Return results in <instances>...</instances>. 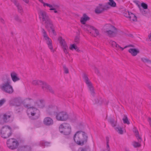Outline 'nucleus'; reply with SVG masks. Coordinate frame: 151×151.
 <instances>
[{
	"instance_id": "obj_45",
	"label": "nucleus",
	"mask_w": 151,
	"mask_h": 151,
	"mask_svg": "<svg viewBox=\"0 0 151 151\" xmlns=\"http://www.w3.org/2000/svg\"><path fill=\"white\" fill-rule=\"evenodd\" d=\"M95 103L96 104L99 103L101 104L102 103V100L101 99H99V98H96L95 99Z\"/></svg>"
},
{
	"instance_id": "obj_49",
	"label": "nucleus",
	"mask_w": 151,
	"mask_h": 151,
	"mask_svg": "<svg viewBox=\"0 0 151 151\" xmlns=\"http://www.w3.org/2000/svg\"><path fill=\"white\" fill-rule=\"evenodd\" d=\"M6 101L4 99H2L0 100V107Z\"/></svg>"
},
{
	"instance_id": "obj_32",
	"label": "nucleus",
	"mask_w": 151,
	"mask_h": 151,
	"mask_svg": "<svg viewBox=\"0 0 151 151\" xmlns=\"http://www.w3.org/2000/svg\"><path fill=\"white\" fill-rule=\"evenodd\" d=\"M115 129L119 134H123V131L122 128L119 126H118V127H116Z\"/></svg>"
},
{
	"instance_id": "obj_8",
	"label": "nucleus",
	"mask_w": 151,
	"mask_h": 151,
	"mask_svg": "<svg viewBox=\"0 0 151 151\" xmlns=\"http://www.w3.org/2000/svg\"><path fill=\"white\" fill-rule=\"evenodd\" d=\"M9 126H4L2 127L1 130V137L4 139H7L9 137Z\"/></svg>"
},
{
	"instance_id": "obj_37",
	"label": "nucleus",
	"mask_w": 151,
	"mask_h": 151,
	"mask_svg": "<svg viewBox=\"0 0 151 151\" xmlns=\"http://www.w3.org/2000/svg\"><path fill=\"white\" fill-rule=\"evenodd\" d=\"M137 142L134 141L133 142V145L134 147H139L141 146V145L139 144L140 142Z\"/></svg>"
},
{
	"instance_id": "obj_63",
	"label": "nucleus",
	"mask_w": 151,
	"mask_h": 151,
	"mask_svg": "<svg viewBox=\"0 0 151 151\" xmlns=\"http://www.w3.org/2000/svg\"><path fill=\"white\" fill-rule=\"evenodd\" d=\"M25 3H26L27 4H28L29 2V0H22Z\"/></svg>"
},
{
	"instance_id": "obj_2",
	"label": "nucleus",
	"mask_w": 151,
	"mask_h": 151,
	"mask_svg": "<svg viewBox=\"0 0 151 151\" xmlns=\"http://www.w3.org/2000/svg\"><path fill=\"white\" fill-rule=\"evenodd\" d=\"M87 134L84 132L81 131H77L74 135L73 139L75 142L79 145H83L87 140Z\"/></svg>"
},
{
	"instance_id": "obj_28",
	"label": "nucleus",
	"mask_w": 151,
	"mask_h": 151,
	"mask_svg": "<svg viewBox=\"0 0 151 151\" xmlns=\"http://www.w3.org/2000/svg\"><path fill=\"white\" fill-rule=\"evenodd\" d=\"M69 49L71 50H73L74 49L77 52H79L80 51L79 48L75 44L71 45L69 47Z\"/></svg>"
},
{
	"instance_id": "obj_19",
	"label": "nucleus",
	"mask_w": 151,
	"mask_h": 151,
	"mask_svg": "<svg viewBox=\"0 0 151 151\" xmlns=\"http://www.w3.org/2000/svg\"><path fill=\"white\" fill-rule=\"evenodd\" d=\"M104 31L106 30H114L117 31V29L114 26L110 24H107L105 25L104 27Z\"/></svg>"
},
{
	"instance_id": "obj_34",
	"label": "nucleus",
	"mask_w": 151,
	"mask_h": 151,
	"mask_svg": "<svg viewBox=\"0 0 151 151\" xmlns=\"http://www.w3.org/2000/svg\"><path fill=\"white\" fill-rule=\"evenodd\" d=\"M40 144L41 146H48L50 145V143L47 142H44V141H41L40 142Z\"/></svg>"
},
{
	"instance_id": "obj_31",
	"label": "nucleus",
	"mask_w": 151,
	"mask_h": 151,
	"mask_svg": "<svg viewBox=\"0 0 151 151\" xmlns=\"http://www.w3.org/2000/svg\"><path fill=\"white\" fill-rule=\"evenodd\" d=\"M122 120H123L124 123L127 124H130L129 122V121L128 118L126 115H124V117L123 118Z\"/></svg>"
},
{
	"instance_id": "obj_55",
	"label": "nucleus",
	"mask_w": 151,
	"mask_h": 151,
	"mask_svg": "<svg viewBox=\"0 0 151 151\" xmlns=\"http://www.w3.org/2000/svg\"><path fill=\"white\" fill-rule=\"evenodd\" d=\"M51 29L53 33V34L54 35H56V34L54 29V27H53L52 28V29Z\"/></svg>"
},
{
	"instance_id": "obj_23",
	"label": "nucleus",
	"mask_w": 151,
	"mask_h": 151,
	"mask_svg": "<svg viewBox=\"0 0 151 151\" xmlns=\"http://www.w3.org/2000/svg\"><path fill=\"white\" fill-rule=\"evenodd\" d=\"M128 51L133 56H135L139 52L138 49L135 48H130Z\"/></svg>"
},
{
	"instance_id": "obj_30",
	"label": "nucleus",
	"mask_w": 151,
	"mask_h": 151,
	"mask_svg": "<svg viewBox=\"0 0 151 151\" xmlns=\"http://www.w3.org/2000/svg\"><path fill=\"white\" fill-rule=\"evenodd\" d=\"M109 1L107 4L112 7H115L116 6V4L113 0H109Z\"/></svg>"
},
{
	"instance_id": "obj_27",
	"label": "nucleus",
	"mask_w": 151,
	"mask_h": 151,
	"mask_svg": "<svg viewBox=\"0 0 151 151\" xmlns=\"http://www.w3.org/2000/svg\"><path fill=\"white\" fill-rule=\"evenodd\" d=\"M129 18L130 21H136L137 20V17L133 13L130 12V15L129 17Z\"/></svg>"
},
{
	"instance_id": "obj_56",
	"label": "nucleus",
	"mask_w": 151,
	"mask_h": 151,
	"mask_svg": "<svg viewBox=\"0 0 151 151\" xmlns=\"http://www.w3.org/2000/svg\"><path fill=\"white\" fill-rule=\"evenodd\" d=\"M10 89L11 90H10V93H13L14 91L13 89L12 88V86L10 85Z\"/></svg>"
},
{
	"instance_id": "obj_47",
	"label": "nucleus",
	"mask_w": 151,
	"mask_h": 151,
	"mask_svg": "<svg viewBox=\"0 0 151 151\" xmlns=\"http://www.w3.org/2000/svg\"><path fill=\"white\" fill-rule=\"evenodd\" d=\"M109 43L113 47H116V43L114 41H111Z\"/></svg>"
},
{
	"instance_id": "obj_5",
	"label": "nucleus",
	"mask_w": 151,
	"mask_h": 151,
	"mask_svg": "<svg viewBox=\"0 0 151 151\" xmlns=\"http://www.w3.org/2000/svg\"><path fill=\"white\" fill-rule=\"evenodd\" d=\"M32 84L35 85L39 84L40 85L42 86V89L44 90V89L45 88V90H47V91H49V92L53 94L54 93V91L52 90V88L50 85L41 81L34 80L33 81Z\"/></svg>"
},
{
	"instance_id": "obj_11",
	"label": "nucleus",
	"mask_w": 151,
	"mask_h": 151,
	"mask_svg": "<svg viewBox=\"0 0 151 151\" xmlns=\"http://www.w3.org/2000/svg\"><path fill=\"white\" fill-rule=\"evenodd\" d=\"M58 40L59 41L60 43L61 46H62L64 52L65 54H68V47L66 43V42L64 39H63L61 37H60L58 39Z\"/></svg>"
},
{
	"instance_id": "obj_7",
	"label": "nucleus",
	"mask_w": 151,
	"mask_h": 151,
	"mask_svg": "<svg viewBox=\"0 0 151 151\" xmlns=\"http://www.w3.org/2000/svg\"><path fill=\"white\" fill-rule=\"evenodd\" d=\"M55 117L56 119L59 121H65L68 119V115L67 112L62 111L56 112Z\"/></svg>"
},
{
	"instance_id": "obj_1",
	"label": "nucleus",
	"mask_w": 151,
	"mask_h": 151,
	"mask_svg": "<svg viewBox=\"0 0 151 151\" xmlns=\"http://www.w3.org/2000/svg\"><path fill=\"white\" fill-rule=\"evenodd\" d=\"M28 99L30 100L28 98L26 100H23L20 97H17L12 99L10 101V105L14 106V110L17 113L22 112L24 109V107L28 108L30 106V104H26V101Z\"/></svg>"
},
{
	"instance_id": "obj_58",
	"label": "nucleus",
	"mask_w": 151,
	"mask_h": 151,
	"mask_svg": "<svg viewBox=\"0 0 151 151\" xmlns=\"http://www.w3.org/2000/svg\"><path fill=\"white\" fill-rule=\"evenodd\" d=\"M53 7L55 8H56V9H57L59 7V6L58 5H53Z\"/></svg>"
},
{
	"instance_id": "obj_15",
	"label": "nucleus",
	"mask_w": 151,
	"mask_h": 151,
	"mask_svg": "<svg viewBox=\"0 0 151 151\" xmlns=\"http://www.w3.org/2000/svg\"><path fill=\"white\" fill-rule=\"evenodd\" d=\"M44 124L47 126H50L53 124V121L52 119L50 117L45 118L43 120Z\"/></svg>"
},
{
	"instance_id": "obj_54",
	"label": "nucleus",
	"mask_w": 151,
	"mask_h": 151,
	"mask_svg": "<svg viewBox=\"0 0 151 151\" xmlns=\"http://www.w3.org/2000/svg\"><path fill=\"white\" fill-rule=\"evenodd\" d=\"M94 30L95 31V32L96 34V36H97L99 34V32L97 29L95 28V29H94Z\"/></svg>"
},
{
	"instance_id": "obj_26",
	"label": "nucleus",
	"mask_w": 151,
	"mask_h": 151,
	"mask_svg": "<svg viewBox=\"0 0 151 151\" xmlns=\"http://www.w3.org/2000/svg\"><path fill=\"white\" fill-rule=\"evenodd\" d=\"M133 132L135 133V136L137 139L138 141L139 142H141L142 141V139L139 136V132L137 129L136 128H135L133 130Z\"/></svg>"
},
{
	"instance_id": "obj_46",
	"label": "nucleus",
	"mask_w": 151,
	"mask_h": 151,
	"mask_svg": "<svg viewBox=\"0 0 151 151\" xmlns=\"http://www.w3.org/2000/svg\"><path fill=\"white\" fill-rule=\"evenodd\" d=\"M63 68L64 69V71L65 73H69L68 70L66 67V65H64L63 66Z\"/></svg>"
},
{
	"instance_id": "obj_18",
	"label": "nucleus",
	"mask_w": 151,
	"mask_h": 151,
	"mask_svg": "<svg viewBox=\"0 0 151 151\" xmlns=\"http://www.w3.org/2000/svg\"><path fill=\"white\" fill-rule=\"evenodd\" d=\"M103 12V5L101 4H99V6H97L95 9V13L96 14H99Z\"/></svg>"
},
{
	"instance_id": "obj_52",
	"label": "nucleus",
	"mask_w": 151,
	"mask_h": 151,
	"mask_svg": "<svg viewBox=\"0 0 151 151\" xmlns=\"http://www.w3.org/2000/svg\"><path fill=\"white\" fill-rule=\"evenodd\" d=\"M93 69H94L95 71V73L97 74H98L99 73V71L96 67L93 66Z\"/></svg>"
},
{
	"instance_id": "obj_40",
	"label": "nucleus",
	"mask_w": 151,
	"mask_h": 151,
	"mask_svg": "<svg viewBox=\"0 0 151 151\" xmlns=\"http://www.w3.org/2000/svg\"><path fill=\"white\" fill-rule=\"evenodd\" d=\"M109 121L111 124L112 126L113 127H115L116 125L114 123V120L113 119L110 118L109 119Z\"/></svg>"
},
{
	"instance_id": "obj_50",
	"label": "nucleus",
	"mask_w": 151,
	"mask_h": 151,
	"mask_svg": "<svg viewBox=\"0 0 151 151\" xmlns=\"http://www.w3.org/2000/svg\"><path fill=\"white\" fill-rule=\"evenodd\" d=\"M79 38L78 36H76L75 38L74 41L75 42L78 43L79 42Z\"/></svg>"
},
{
	"instance_id": "obj_64",
	"label": "nucleus",
	"mask_w": 151,
	"mask_h": 151,
	"mask_svg": "<svg viewBox=\"0 0 151 151\" xmlns=\"http://www.w3.org/2000/svg\"><path fill=\"white\" fill-rule=\"evenodd\" d=\"M120 46L116 43V47L117 48H120Z\"/></svg>"
},
{
	"instance_id": "obj_36",
	"label": "nucleus",
	"mask_w": 151,
	"mask_h": 151,
	"mask_svg": "<svg viewBox=\"0 0 151 151\" xmlns=\"http://www.w3.org/2000/svg\"><path fill=\"white\" fill-rule=\"evenodd\" d=\"M15 20L17 22L19 23H21L22 22V20L19 18V17L17 14H15L14 16Z\"/></svg>"
},
{
	"instance_id": "obj_13",
	"label": "nucleus",
	"mask_w": 151,
	"mask_h": 151,
	"mask_svg": "<svg viewBox=\"0 0 151 151\" xmlns=\"http://www.w3.org/2000/svg\"><path fill=\"white\" fill-rule=\"evenodd\" d=\"M45 26L46 28L48 30H50V29L54 27L52 22L50 19L45 22Z\"/></svg>"
},
{
	"instance_id": "obj_20",
	"label": "nucleus",
	"mask_w": 151,
	"mask_h": 151,
	"mask_svg": "<svg viewBox=\"0 0 151 151\" xmlns=\"http://www.w3.org/2000/svg\"><path fill=\"white\" fill-rule=\"evenodd\" d=\"M11 76L12 80L14 82L20 80L19 78L18 77V74L14 72L11 73Z\"/></svg>"
},
{
	"instance_id": "obj_17",
	"label": "nucleus",
	"mask_w": 151,
	"mask_h": 151,
	"mask_svg": "<svg viewBox=\"0 0 151 151\" xmlns=\"http://www.w3.org/2000/svg\"><path fill=\"white\" fill-rule=\"evenodd\" d=\"M17 150L18 151H31V148L28 145L19 146Z\"/></svg>"
},
{
	"instance_id": "obj_61",
	"label": "nucleus",
	"mask_w": 151,
	"mask_h": 151,
	"mask_svg": "<svg viewBox=\"0 0 151 151\" xmlns=\"http://www.w3.org/2000/svg\"><path fill=\"white\" fill-rule=\"evenodd\" d=\"M148 121L149 122V124L151 127V119L149 118L148 119Z\"/></svg>"
},
{
	"instance_id": "obj_3",
	"label": "nucleus",
	"mask_w": 151,
	"mask_h": 151,
	"mask_svg": "<svg viewBox=\"0 0 151 151\" xmlns=\"http://www.w3.org/2000/svg\"><path fill=\"white\" fill-rule=\"evenodd\" d=\"M27 113L29 117H32L33 119H38L40 116V112L37 109L32 107H28Z\"/></svg>"
},
{
	"instance_id": "obj_4",
	"label": "nucleus",
	"mask_w": 151,
	"mask_h": 151,
	"mask_svg": "<svg viewBox=\"0 0 151 151\" xmlns=\"http://www.w3.org/2000/svg\"><path fill=\"white\" fill-rule=\"evenodd\" d=\"M60 132L65 135H68L71 132L70 125L67 123H63L61 124L59 127Z\"/></svg>"
},
{
	"instance_id": "obj_9",
	"label": "nucleus",
	"mask_w": 151,
	"mask_h": 151,
	"mask_svg": "<svg viewBox=\"0 0 151 151\" xmlns=\"http://www.w3.org/2000/svg\"><path fill=\"white\" fill-rule=\"evenodd\" d=\"M41 32L43 34L44 38L47 40L46 43L48 45L49 48L51 50V51H53L51 39L48 37L46 32L43 28L41 29Z\"/></svg>"
},
{
	"instance_id": "obj_43",
	"label": "nucleus",
	"mask_w": 151,
	"mask_h": 151,
	"mask_svg": "<svg viewBox=\"0 0 151 151\" xmlns=\"http://www.w3.org/2000/svg\"><path fill=\"white\" fill-rule=\"evenodd\" d=\"M130 12H129L128 11H127V12H123V14L126 17L129 18V17L130 15Z\"/></svg>"
},
{
	"instance_id": "obj_10",
	"label": "nucleus",
	"mask_w": 151,
	"mask_h": 151,
	"mask_svg": "<svg viewBox=\"0 0 151 151\" xmlns=\"http://www.w3.org/2000/svg\"><path fill=\"white\" fill-rule=\"evenodd\" d=\"M83 78L85 82L88 86L89 90L90 91L91 95L94 96L95 92L94 91L93 87L91 83L89 81L88 77L85 74H84Z\"/></svg>"
},
{
	"instance_id": "obj_44",
	"label": "nucleus",
	"mask_w": 151,
	"mask_h": 151,
	"mask_svg": "<svg viewBox=\"0 0 151 151\" xmlns=\"http://www.w3.org/2000/svg\"><path fill=\"white\" fill-rule=\"evenodd\" d=\"M107 4L106 5H104L103 6V11H104L105 10H106L108 9H109L110 7Z\"/></svg>"
},
{
	"instance_id": "obj_57",
	"label": "nucleus",
	"mask_w": 151,
	"mask_h": 151,
	"mask_svg": "<svg viewBox=\"0 0 151 151\" xmlns=\"http://www.w3.org/2000/svg\"><path fill=\"white\" fill-rule=\"evenodd\" d=\"M46 4V6L49 7L50 8H53V5H52L51 4H48L47 3V4Z\"/></svg>"
},
{
	"instance_id": "obj_38",
	"label": "nucleus",
	"mask_w": 151,
	"mask_h": 151,
	"mask_svg": "<svg viewBox=\"0 0 151 151\" xmlns=\"http://www.w3.org/2000/svg\"><path fill=\"white\" fill-rule=\"evenodd\" d=\"M141 60L144 62H147L151 64V60L147 58H141Z\"/></svg>"
},
{
	"instance_id": "obj_29",
	"label": "nucleus",
	"mask_w": 151,
	"mask_h": 151,
	"mask_svg": "<svg viewBox=\"0 0 151 151\" xmlns=\"http://www.w3.org/2000/svg\"><path fill=\"white\" fill-rule=\"evenodd\" d=\"M111 30H106V31H104V32L107 33V35L109 37H112V35L113 33H115V32Z\"/></svg>"
},
{
	"instance_id": "obj_42",
	"label": "nucleus",
	"mask_w": 151,
	"mask_h": 151,
	"mask_svg": "<svg viewBox=\"0 0 151 151\" xmlns=\"http://www.w3.org/2000/svg\"><path fill=\"white\" fill-rule=\"evenodd\" d=\"M141 6L142 9H147L148 6L147 5L144 3L142 2L141 4Z\"/></svg>"
},
{
	"instance_id": "obj_53",
	"label": "nucleus",
	"mask_w": 151,
	"mask_h": 151,
	"mask_svg": "<svg viewBox=\"0 0 151 151\" xmlns=\"http://www.w3.org/2000/svg\"><path fill=\"white\" fill-rule=\"evenodd\" d=\"M57 9H56V8H50L49 10H54V12L55 13H58V11L56 10Z\"/></svg>"
},
{
	"instance_id": "obj_6",
	"label": "nucleus",
	"mask_w": 151,
	"mask_h": 151,
	"mask_svg": "<svg viewBox=\"0 0 151 151\" xmlns=\"http://www.w3.org/2000/svg\"><path fill=\"white\" fill-rule=\"evenodd\" d=\"M3 81L4 82L1 86V89L5 92L9 93V80L8 77L4 76L3 78Z\"/></svg>"
},
{
	"instance_id": "obj_51",
	"label": "nucleus",
	"mask_w": 151,
	"mask_h": 151,
	"mask_svg": "<svg viewBox=\"0 0 151 151\" xmlns=\"http://www.w3.org/2000/svg\"><path fill=\"white\" fill-rule=\"evenodd\" d=\"M134 2L136 4L137 6L138 7L139 9V10L140 9V8H141V7L140 6V5L138 4L139 2V1H134Z\"/></svg>"
},
{
	"instance_id": "obj_21",
	"label": "nucleus",
	"mask_w": 151,
	"mask_h": 151,
	"mask_svg": "<svg viewBox=\"0 0 151 151\" xmlns=\"http://www.w3.org/2000/svg\"><path fill=\"white\" fill-rule=\"evenodd\" d=\"M11 1L13 2L14 4L17 7L18 12L20 13H22V9L20 5L19 4L17 0H11Z\"/></svg>"
},
{
	"instance_id": "obj_62",
	"label": "nucleus",
	"mask_w": 151,
	"mask_h": 151,
	"mask_svg": "<svg viewBox=\"0 0 151 151\" xmlns=\"http://www.w3.org/2000/svg\"><path fill=\"white\" fill-rule=\"evenodd\" d=\"M133 47V45H129L128 46H125L124 47V48H126V47Z\"/></svg>"
},
{
	"instance_id": "obj_33",
	"label": "nucleus",
	"mask_w": 151,
	"mask_h": 151,
	"mask_svg": "<svg viewBox=\"0 0 151 151\" xmlns=\"http://www.w3.org/2000/svg\"><path fill=\"white\" fill-rule=\"evenodd\" d=\"M4 123H7L9 122L8 118H9V115H7L6 114H4Z\"/></svg>"
},
{
	"instance_id": "obj_24",
	"label": "nucleus",
	"mask_w": 151,
	"mask_h": 151,
	"mask_svg": "<svg viewBox=\"0 0 151 151\" xmlns=\"http://www.w3.org/2000/svg\"><path fill=\"white\" fill-rule=\"evenodd\" d=\"M36 104L39 108H42L44 106V101L42 100H37Z\"/></svg>"
},
{
	"instance_id": "obj_22",
	"label": "nucleus",
	"mask_w": 151,
	"mask_h": 151,
	"mask_svg": "<svg viewBox=\"0 0 151 151\" xmlns=\"http://www.w3.org/2000/svg\"><path fill=\"white\" fill-rule=\"evenodd\" d=\"M83 17L81 18V22L82 24L86 25V22L89 20L90 18L85 14H83Z\"/></svg>"
},
{
	"instance_id": "obj_59",
	"label": "nucleus",
	"mask_w": 151,
	"mask_h": 151,
	"mask_svg": "<svg viewBox=\"0 0 151 151\" xmlns=\"http://www.w3.org/2000/svg\"><path fill=\"white\" fill-rule=\"evenodd\" d=\"M9 139H8L7 140V142H6V145L7 146V147L9 148Z\"/></svg>"
},
{
	"instance_id": "obj_12",
	"label": "nucleus",
	"mask_w": 151,
	"mask_h": 151,
	"mask_svg": "<svg viewBox=\"0 0 151 151\" xmlns=\"http://www.w3.org/2000/svg\"><path fill=\"white\" fill-rule=\"evenodd\" d=\"M58 107L55 106L49 105L47 108L46 111L49 115H52V114L56 113V111H58Z\"/></svg>"
},
{
	"instance_id": "obj_35",
	"label": "nucleus",
	"mask_w": 151,
	"mask_h": 151,
	"mask_svg": "<svg viewBox=\"0 0 151 151\" xmlns=\"http://www.w3.org/2000/svg\"><path fill=\"white\" fill-rule=\"evenodd\" d=\"M90 149L88 147H81L79 148L78 151H89Z\"/></svg>"
},
{
	"instance_id": "obj_48",
	"label": "nucleus",
	"mask_w": 151,
	"mask_h": 151,
	"mask_svg": "<svg viewBox=\"0 0 151 151\" xmlns=\"http://www.w3.org/2000/svg\"><path fill=\"white\" fill-rule=\"evenodd\" d=\"M85 26H86L87 27V28H89L90 29H92L93 30H94L96 28L95 27H93L92 26H90L89 25H88V24H86L85 25Z\"/></svg>"
},
{
	"instance_id": "obj_16",
	"label": "nucleus",
	"mask_w": 151,
	"mask_h": 151,
	"mask_svg": "<svg viewBox=\"0 0 151 151\" xmlns=\"http://www.w3.org/2000/svg\"><path fill=\"white\" fill-rule=\"evenodd\" d=\"M139 10L143 15L148 18L151 16V14L150 13V11L148 9H145L141 8H140Z\"/></svg>"
},
{
	"instance_id": "obj_60",
	"label": "nucleus",
	"mask_w": 151,
	"mask_h": 151,
	"mask_svg": "<svg viewBox=\"0 0 151 151\" xmlns=\"http://www.w3.org/2000/svg\"><path fill=\"white\" fill-rule=\"evenodd\" d=\"M0 20L1 22V23H2L3 24H4V20L1 18L0 19Z\"/></svg>"
},
{
	"instance_id": "obj_41",
	"label": "nucleus",
	"mask_w": 151,
	"mask_h": 151,
	"mask_svg": "<svg viewBox=\"0 0 151 151\" xmlns=\"http://www.w3.org/2000/svg\"><path fill=\"white\" fill-rule=\"evenodd\" d=\"M106 148L107 150H109L110 151V147L109 144V137H106Z\"/></svg>"
},
{
	"instance_id": "obj_25",
	"label": "nucleus",
	"mask_w": 151,
	"mask_h": 151,
	"mask_svg": "<svg viewBox=\"0 0 151 151\" xmlns=\"http://www.w3.org/2000/svg\"><path fill=\"white\" fill-rule=\"evenodd\" d=\"M18 145V142L17 141H14L12 142V145H10V149H16L17 148Z\"/></svg>"
},
{
	"instance_id": "obj_14",
	"label": "nucleus",
	"mask_w": 151,
	"mask_h": 151,
	"mask_svg": "<svg viewBox=\"0 0 151 151\" xmlns=\"http://www.w3.org/2000/svg\"><path fill=\"white\" fill-rule=\"evenodd\" d=\"M39 13L42 17V22L45 21L48 19H50L47 14L45 11L40 10L39 12Z\"/></svg>"
},
{
	"instance_id": "obj_39",
	"label": "nucleus",
	"mask_w": 151,
	"mask_h": 151,
	"mask_svg": "<svg viewBox=\"0 0 151 151\" xmlns=\"http://www.w3.org/2000/svg\"><path fill=\"white\" fill-rule=\"evenodd\" d=\"M4 114L0 115V124L2 125L4 123Z\"/></svg>"
}]
</instances>
